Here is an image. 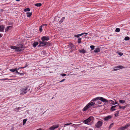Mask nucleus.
Instances as JSON below:
<instances>
[{"instance_id": "f257e3e1", "label": "nucleus", "mask_w": 130, "mask_h": 130, "mask_svg": "<svg viewBox=\"0 0 130 130\" xmlns=\"http://www.w3.org/2000/svg\"><path fill=\"white\" fill-rule=\"evenodd\" d=\"M10 47L13 49H15V51L16 52H21L22 51V49L24 48V47L23 45L21 44L19 45V47L14 46H11Z\"/></svg>"}, {"instance_id": "f03ea898", "label": "nucleus", "mask_w": 130, "mask_h": 130, "mask_svg": "<svg viewBox=\"0 0 130 130\" xmlns=\"http://www.w3.org/2000/svg\"><path fill=\"white\" fill-rule=\"evenodd\" d=\"M30 89L29 87L27 86L25 87L22 88L21 90V94H24L27 93L28 91H30Z\"/></svg>"}, {"instance_id": "7ed1b4c3", "label": "nucleus", "mask_w": 130, "mask_h": 130, "mask_svg": "<svg viewBox=\"0 0 130 130\" xmlns=\"http://www.w3.org/2000/svg\"><path fill=\"white\" fill-rule=\"evenodd\" d=\"M93 118V117H90L87 119L84 120L83 123L86 124H89V123L92 120Z\"/></svg>"}, {"instance_id": "20e7f679", "label": "nucleus", "mask_w": 130, "mask_h": 130, "mask_svg": "<svg viewBox=\"0 0 130 130\" xmlns=\"http://www.w3.org/2000/svg\"><path fill=\"white\" fill-rule=\"evenodd\" d=\"M49 42H46L44 41H42L40 40L39 41V45L38 46L39 47L44 46L48 44V43H49Z\"/></svg>"}, {"instance_id": "39448f33", "label": "nucleus", "mask_w": 130, "mask_h": 130, "mask_svg": "<svg viewBox=\"0 0 130 130\" xmlns=\"http://www.w3.org/2000/svg\"><path fill=\"white\" fill-rule=\"evenodd\" d=\"M103 124V122L102 121H99L95 124V126L97 128H99L102 126Z\"/></svg>"}, {"instance_id": "423d86ee", "label": "nucleus", "mask_w": 130, "mask_h": 130, "mask_svg": "<svg viewBox=\"0 0 130 130\" xmlns=\"http://www.w3.org/2000/svg\"><path fill=\"white\" fill-rule=\"evenodd\" d=\"M49 39V37L47 36H43L41 38V39L42 41H48Z\"/></svg>"}, {"instance_id": "0eeeda50", "label": "nucleus", "mask_w": 130, "mask_h": 130, "mask_svg": "<svg viewBox=\"0 0 130 130\" xmlns=\"http://www.w3.org/2000/svg\"><path fill=\"white\" fill-rule=\"evenodd\" d=\"M59 126V124H55L51 126L50 128V129L51 130H54L55 129L58 128Z\"/></svg>"}, {"instance_id": "6e6552de", "label": "nucleus", "mask_w": 130, "mask_h": 130, "mask_svg": "<svg viewBox=\"0 0 130 130\" xmlns=\"http://www.w3.org/2000/svg\"><path fill=\"white\" fill-rule=\"evenodd\" d=\"M99 100H101L103 102H108V101L107 100L103 98L102 97H99Z\"/></svg>"}, {"instance_id": "1a4fd4ad", "label": "nucleus", "mask_w": 130, "mask_h": 130, "mask_svg": "<svg viewBox=\"0 0 130 130\" xmlns=\"http://www.w3.org/2000/svg\"><path fill=\"white\" fill-rule=\"evenodd\" d=\"M123 68V67L121 66H119L116 67L114 69V71H116L120 69H122Z\"/></svg>"}, {"instance_id": "9d476101", "label": "nucleus", "mask_w": 130, "mask_h": 130, "mask_svg": "<svg viewBox=\"0 0 130 130\" xmlns=\"http://www.w3.org/2000/svg\"><path fill=\"white\" fill-rule=\"evenodd\" d=\"M112 118L111 116L110 115L104 118V119L105 121H107L109 119H111Z\"/></svg>"}, {"instance_id": "9b49d317", "label": "nucleus", "mask_w": 130, "mask_h": 130, "mask_svg": "<svg viewBox=\"0 0 130 130\" xmlns=\"http://www.w3.org/2000/svg\"><path fill=\"white\" fill-rule=\"evenodd\" d=\"M89 105H88V104H87V105L83 109V110L84 111L86 110L89 108L90 107Z\"/></svg>"}, {"instance_id": "f8f14e48", "label": "nucleus", "mask_w": 130, "mask_h": 130, "mask_svg": "<svg viewBox=\"0 0 130 130\" xmlns=\"http://www.w3.org/2000/svg\"><path fill=\"white\" fill-rule=\"evenodd\" d=\"M4 25L0 26V31L3 32L4 31Z\"/></svg>"}, {"instance_id": "ddd939ff", "label": "nucleus", "mask_w": 130, "mask_h": 130, "mask_svg": "<svg viewBox=\"0 0 130 130\" xmlns=\"http://www.w3.org/2000/svg\"><path fill=\"white\" fill-rule=\"evenodd\" d=\"M12 27L11 26H7L5 29V32L7 31L10 29H11L12 28Z\"/></svg>"}, {"instance_id": "4468645a", "label": "nucleus", "mask_w": 130, "mask_h": 130, "mask_svg": "<svg viewBox=\"0 0 130 130\" xmlns=\"http://www.w3.org/2000/svg\"><path fill=\"white\" fill-rule=\"evenodd\" d=\"M129 126H130V122L127 123L124 126V127L125 129H127L128 127Z\"/></svg>"}, {"instance_id": "2eb2a0df", "label": "nucleus", "mask_w": 130, "mask_h": 130, "mask_svg": "<svg viewBox=\"0 0 130 130\" xmlns=\"http://www.w3.org/2000/svg\"><path fill=\"white\" fill-rule=\"evenodd\" d=\"M129 126H130V122L127 123L124 126V127L125 129H127L128 127Z\"/></svg>"}, {"instance_id": "dca6fc26", "label": "nucleus", "mask_w": 130, "mask_h": 130, "mask_svg": "<svg viewBox=\"0 0 130 130\" xmlns=\"http://www.w3.org/2000/svg\"><path fill=\"white\" fill-rule=\"evenodd\" d=\"M118 106L119 107V108L120 109H124V108H125L126 107L125 106H121L120 105H119V104H118Z\"/></svg>"}, {"instance_id": "f3484780", "label": "nucleus", "mask_w": 130, "mask_h": 130, "mask_svg": "<svg viewBox=\"0 0 130 130\" xmlns=\"http://www.w3.org/2000/svg\"><path fill=\"white\" fill-rule=\"evenodd\" d=\"M100 51V49L99 48H96L94 50V52L95 53H98Z\"/></svg>"}, {"instance_id": "a211bd4d", "label": "nucleus", "mask_w": 130, "mask_h": 130, "mask_svg": "<svg viewBox=\"0 0 130 130\" xmlns=\"http://www.w3.org/2000/svg\"><path fill=\"white\" fill-rule=\"evenodd\" d=\"M27 16L28 17H30L32 15L31 12H27L26 13Z\"/></svg>"}, {"instance_id": "6ab92c4d", "label": "nucleus", "mask_w": 130, "mask_h": 130, "mask_svg": "<svg viewBox=\"0 0 130 130\" xmlns=\"http://www.w3.org/2000/svg\"><path fill=\"white\" fill-rule=\"evenodd\" d=\"M88 105H89V106L90 107L91 106L94 105V104H95V103H93V102H91L90 103H88Z\"/></svg>"}, {"instance_id": "aec40b11", "label": "nucleus", "mask_w": 130, "mask_h": 130, "mask_svg": "<svg viewBox=\"0 0 130 130\" xmlns=\"http://www.w3.org/2000/svg\"><path fill=\"white\" fill-rule=\"evenodd\" d=\"M79 51L80 53H84L86 52V51L84 49L80 50Z\"/></svg>"}, {"instance_id": "412c9836", "label": "nucleus", "mask_w": 130, "mask_h": 130, "mask_svg": "<svg viewBox=\"0 0 130 130\" xmlns=\"http://www.w3.org/2000/svg\"><path fill=\"white\" fill-rule=\"evenodd\" d=\"M98 100H99V97H98L94 98L92 100V101L94 102Z\"/></svg>"}, {"instance_id": "4be33fe9", "label": "nucleus", "mask_w": 130, "mask_h": 130, "mask_svg": "<svg viewBox=\"0 0 130 130\" xmlns=\"http://www.w3.org/2000/svg\"><path fill=\"white\" fill-rule=\"evenodd\" d=\"M42 4L41 3H36L35 4V5L37 7H40L42 5Z\"/></svg>"}, {"instance_id": "5701e85b", "label": "nucleus", "mask_w": 130, "mask_h": 130, "mask_svg": "<svg viewBox=\"0 0 130 130\" xmlns=\"http://www.w3.org/2000/svg\"><path fill=\"white\" fill-rule=\"evenodd\" d=\"M38 43L37 42H34L33 44V45L34 47H36L37 45L38 44Z\"/></svg>"}, {"instance_id": "b1692460", "label": "nucleus", "mask_w": 130, "mask_h": 130, "mask_svg": "<svg viewBox=\"0 0 130 130\" xmlns=\"http://www.w3.org/2000/svg\"><path fill=\"white\" fill-rule=\"evenodd\" d=\"M44 26V25H42L39 28V30L41 32H42V27Z\"/></svg>"}, {"instance_id": "393cba45", "label": "nucleus", "mask_w": 130, "mask_h": 130, "mask_svg": "<svg viewBox=\"0 0 130 130\" xmlns=\"http://www.w3.org/2000/svg\"><path fill=\"white\" fill-rule=\"evenodd\" d=\"M17 70V68H15L14 69H11L9 70L10 71L12 72H14L15 71V70Z\"/></svg>"}, {"instance_id": "a878e982", "label": "nucleus", "mask_w": 130, "mask_h": 130, "mask_svg": "<svg viewBox=\"0 0 130 130\" xmlns=\"http://www.w3.org/2000/svg\"><path fill=\"white\" fill-rule=\"evenodd\" d=\"M109 102H108L109 103H110V104H112V105H114V102L112 100H109Z\"/></svg>"}, {"instance_id": "bb28decb", "label": "nucleus", "mask_w": 130, "mask_h": 130, "mask_svg": "<svg viewBox=\"0 0 130 130\" xmlns=\"http://www.w3.org/2000/svg\"><path fill=\"white\" fill-rule=\"evenodd\" d=\"M113 107V106L111 107L110 109V110L112 111L116 110V109L114 108H112Z\"/></svg>"}, {"instance_id": "cd10ccee", "label": "nucleus", "mask_w": 130, "mask_h": 130, "mask_svg": "<svg viewBox=\"0 0 130 130\" xmlns=\"http://www.w3.org/2000/svg\"><path fill=\"white\" fill-rule=\"evenodd\" d=\"M81 39H82L81 38H79L78 39V41H77V42L78 43H81L82 42H81Z\"/></svg>"}, {"instance_id": "c85d7f7f", "label": "nucleus", "mask_w": 130, "mask_h": 130, "mask_svg": "<svg viewBox=\"0 0 130 130\" xmlns=\"http://www.w3.org/2000/svg\"><path fill=\"white\" fill-rule=\"evenodd\" d=\"M82 36V34H78L77 35H75L74 36L75 37L78 38L80 36Z\"/></svg>"}, {"instance_id": "c756f323", "label": "nucleus", "mask_w": 130, "mask_h": 130, "mask_svg": "<svg viewBox=\"0 0 130 130\" xmlns=\"http://www.w3.org/2000/svg\"><path fill=\"white\" fill-rule=\"evenodd\" d=\"M30 10V9L29 8H27L25 9L24 10V11L25 12H26L27 11H29Z\"/></svg>"}, {"instance_id": "7c9ffc66", "label": "nucleus", "mask_w": 130, "mask_h": 130, "mask_svg": "<svg viewBox=\"0 0 130 130\" xmlns=\"http://www.w3.org/2000/svg\"><path fill=\"white\" fill-rule=\"evenodd\" d=\"M124 39L126 41L128 40L129 39V38L127 36Z\"/></svg>"}, {"instance_id": "2f4dec72", "label": "nucleus", "mask_w": 130, "mask_h": 130, "mask_svg": "<svg viewBox=\"0 0 130 130\" xmlns=\"http://www.w3.org/2000/svg\"><path fill=\"white\" fill-rule=\"evenodd\" d=\"M119 101L120 103H124L125 102V101L122 100H119Z\"/></svg>"}, {"instance_id": "473e14b6", "label": "nucleus", "mask_w": 130, "mask_h": 130, "mask_svg": "<svg viewBox=\"0 0 130 130\" xmlns=\"http://www.w3.org/2000/svg\"><path fill=\"white\" fill-rule=\"evenodd\" d=\"M120 29L119 28H116L115 30V31L117 32H119L120 31Z\"/></svg>"}, {"instance_id": "72a5a7b5", "label": "nucleus", "mask_w": 130, "mask_h": 130, "mask_svg": "<svg viewBox=\"0 0 130 130\" xmlns=\"http://www.w3.org/2000/svg\"><path fill=\"white\" fill-rule=\"evenodd\" d=\"M27 121V120L26 119H24L23 120V125H24Z\"/></svg>"}, {"instance_id": "f704fd0d", "label": "nucleus", "mask_w": 130, "mask_h": 130, "mask_svg": "<svg viewBox=\"0 0 130 130\" xmlns=\"http://www.w3.org/2000/svg\"><path fill=\"white\" fill-rule=\"evenodd\" d=\"M70 45L72 48H74V45H73V44L71 43L70 44Z\"/></svg>"}, {"instance_id": "c9c22d12", "label": "nucleus", "mask_w": 130, "mask_h": 130, "mask_svg": "<svg viewBox=\"0 0 130 130\" xmlns=\"http://www.w3.org/2000/svg\"><path fill=\"white\" fill-rule=\"evenodd\" d=\"M119 111H118L115 114V116L117 117L118 116V114L119 113Z\"/></svg>"}, {"instance_id": "e433bc0d", "label": "nucleus", "mask_w": 130, "mask_h": 130, "mask_svg": "<svg viewBox=\"0 0 130 130\" xmlns=\"http://www.w3.org/2000/svg\"><path fill=\"white\" fill-rule=\"evenodd\" d=\"M125 129L124 127H121L119 129V130H125Z\"/></svg>"}, {"instance_id": "4c0bfd02", "label": "nucleus", "mask_w": 130, "mask_h": 130, "mask_svg": "<svg viewBox=\"0 0 130 130\" xmlns=\"http://www.w3.org/2000/svg\"><path fill=\"white\" fill-rule=\"evenodd\" d=\"M90 47L92 49V50H93L94 49V45H91L90 46Z\"/></svg>"}, {"instance_id": "58836bf2", "label": "nucleus", "mask_w": 130, "mask_h": 130, "mask_svg": "<svg viewBox=\"0 0 130 130\" xmlns=\"http://www.w3.org/2000/svg\"><path fill=\"white\" fill-rule=\"evenodd\" d=\"M113 123H112L110 125V126H109V128H111V127H112L113 126Z\"/></svg>"}, {"instance_id": "ea45409f", "label": "nucleus", "mask_w": 130, "mask_h": 130, "mask_svg": "<svg viewBox=\"0 0 130 130\" xmlns=\"http://www.w3.org/2000/svg\"><path fill=\"white\" fill-rule=\"evenodd\" d=\"M72 124V123H66V124H64V125H66V126H67V125H68L71 124Z\"/></svg>"}, {"instance_id": "a19ab883", "label": "nucleus", "mask_w": 130, "mask_h": 130, "mask_svg": "<svg viewBox=\"0 0 130 130\" xmlns=\"http://www.w3.org/2000/svg\"><path fill=\"white\" fill-rule=\"evenodd\" d=\"M18 70H17H17H15V72H16V73H18V74H22L21 73H20L19 72H18Z\"/></svg>"}, {"instance_id": "79ce46f5", "label": "nucleus", "mask_w": 130, "mask_h": 130, "mask_svg": "<svg viewBox=\"0 0 130 130\" xmlns=\"http://www.w3.org/2000/svg\"><path fill=\"white\" fill-rule=\"evenodd\" d=\"M61 75L62 76H66V74H61Z\"/></svg>"}, {"instance_id": "37998d69", "label": "nucleus", "mask_w": 130, "mask_h": 130, "mask_svg": "<svg viewBox=\"0 0 130 130\" xmlns=\"http://www.w3.org/2000/svg\"><path fill=\"white\" fill-rule=\"evenodd\" d=\"M118 54L119 55H120V56H122L123 55V53H118Z\"/></svg>"}, {"instance_id": "c03bdc74", "label": "nucleus", "mask_w": 130, "mask_h": 130, "mask_svg": "<svg viewBox=\"0 0 130 130\" xmlns=\"http://www.w3.org/2000/svg\"><path fill=\"white\" fill-rule=\"evenodd\" d=\"M84 34L87 35V34H88V33H86V32H83V33H82V35H84Z\"/></svg>"}, {"instance_id": "a18cd8bd", "label": "nucleus", "mask_w": 130, "mask_h": 130, "mask_svg": "<svg viewBox=\"0 0 130 130\" xmlns=\"http://www.w3.org/2000/svg\"><path fill=\"white\" fill-rule=\"evenodd\" d=\"M65 80V79H63L62 80H61L59 82L61 83V82H64Z\"/></svg>"}, {"instance_id": "49530a36", "label": "nucleus", "mask_w": 130, "mask_h": 130, "mask_svg": "<svg viewBox=\"0 0 130 130\" xmlns=\"http://www.w3.org/2000/svg\"><path fill=\"white\" fill-rule=\"evenodd\" d=\"M63 22V19H61L59 21V22L61 23H62Z\"/></svg>"}, {"instance_id": "de8ad7c7", "label": "nucleus", "mask_w": 130, "mask_h": 130, "mask_svg": "<svg viewBox=\"0 0 130 130\" xmlns=\"http://www.w3.org/2000/svg\"><path fill=\"white\" fill-rule=\"evenodd\" d=\"M117 106H118L117 105H115L113 106V107H112V108H115Z\"/></svg>"}, {"instance_id": "09e8293b", "label": "nucleus", "mask_w": 130, "mask_h": 130, "mask_svg": "<svg viewBox=\"0 0 130 130\" xmlns=\"http://www.w3.org/2000/svg\"><path fill=\"white\" fill-rule=\"evenodd\" d=\"M27 63H26V64L25 65V66L24 67L25 68L26 67L28 66V65L27 64Z\"/></svg>"}, {"instance_id": "8fccbe9b", "label": "nucleus", "mask_w": 130, "mask_h": 130, "mask_svg": "<svg viewBox=\"0 0 130 130\" xmlns=\"http://www.w3.org/2000/svg\"><path fill=\"white\" fill-rule=\"evenodd\" d=\"M114 105L118 104V102H117L116 101L114 103Z\"/></svg>"}, {"instance_id": "3c124183", "label": "nucleus", "mask_w": 130, "mask_h": 130, "mask_svg": "<svg viewBox=\"0 0 130 130\" xmlns=\"http://www.w3.org/2000/svg\"><path fill=\"white\" fill-rule=\"evenodd\" d=\"M3 35L2 34H0V38L2 37V36Z\"/></svg>"}, {"instance_id": "603ef678", "label": "nucleus", "mask_w": 130, "mask_h": 130, "mask_svg": "<svg viewBox=\"0 0 130 130\" xmlns=\"http://www.w3.org/2000/svg\"><path fill=\"white\" fill-rule=\"evenodd\" d=\"M21 69V67H19V68H17V70H19V69Z\"/></svg>"}, {"instance_id": "864d4df0", "label": "nucleus", "mask_w": 130, "mask_h": 130, "mask_svg": "<svg viewBox=\"0 0 130 130\" xmlns=\"http://www.w3.org/2000/svg\"><path fill=\"white\" fill-rule=\"evenodd\" d=\"M62 19H63V20H64L65 19V17H62Z\"/></svg>"}, {"instance_id": "5fc2aeb1", "label": "nucleus", "mask_w": 130, "mask_h": 130, "mask_svg": "<svg viewBox=\"0 0 130 130\" xmlns=\"http://www.w3.org/2000/svg\"><path fill=\"white\" fill-rule=\"evenodd\" d=\"M36 130H42V129L41 128H39L38 129H37Z\"/></svg>"}, {"instance_id": "6e6d98bb", "label": "nucleus", "mask_w": 130, "mask_h": 130, "mask_svg": "<svg viewBox=\"0 0 130 130\" xmlns=\"http://www.w3.org/2000/svg\"><path fill=\"white\" fill-rule=\"evenodd\" d=\"M5 80H11V79H9L8 78H6L5 79Z\"/></svg>"}, {"instance_id": "4d7b16f0", "label": "nucleus", "mask_w": 130, "mask_h": 130, "mask_svg": "<svg viewBox=\"0 0 130 130\" xmlns=\"http://www.w3.org/2000/svg\"><path fill=\"white\" fill-rule=\"evenodd\" d=\"M42 25H44V26H46V25H47V24H42Z\"/></svg>"}, {"instance_id": "13d9d810", "label": "nucleus", "mask_w": 130, "mask_h": 130, "mask_svg": "<svg viewBox=\"0 0 130 130\" xmlns=\"http://www.w3.org/2000/svg\"><path fill=\"white\" fill-rule=\"evenodd\" d=\"M21 69H24V68H25L24 67H21Z\"/></svg>"}, {"instance_id": "bf43d9fd", "label": "nucleus", "mask_w": 130, "mask_h": 130, "mask_svg": "<svg viewBox=\"0 0 130 130\" xmlns=\"http://www.w3.org/2000/svg\"><path fill=\"white\" fill-rule=\"evenodd\" d=\"M16 1H20V0H15Z\"/></svg>"}]
</instances>
